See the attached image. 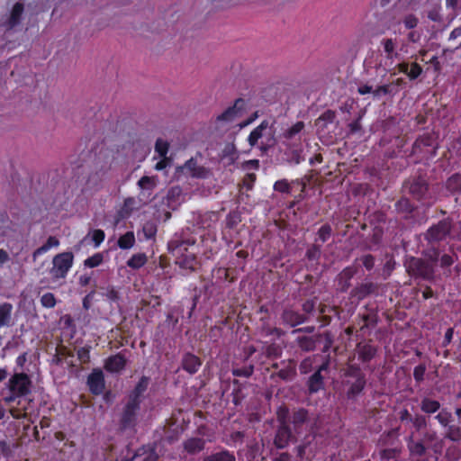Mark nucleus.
I'll return each instance as SVG.
<instances>
[{"label": "nucleus", "mask_w": 461, "mask_h": 461, "mask_svg": "<svg viewBox=\"0 0 461 461\" xmlns=\"http://www.w3.org/2000/svg\"><path fill=\"white\" fill-rule=\"evenodd\" d=\"M402 188L419 202L430 198L429 184L425 176H416L406 179L402 184Z\"/></svg>", "instance_id": "423d86ee"}, {"label": "nucleus", "mask_w": 461, "mask_h": 461, "mask_svg": "<svg viewBox=\"0 0 461 461\" xmlns=\"http://www.w3.org/2000/svg\"><path fill=\"white\" fill-rule=\"evenodd\" d=\"M13 309V304L10 303H0V328L10 326Z\"/></svg>", "instance_id": "f704fd0d"}, {"label": "nucleus", "mask_w": 461, "mask_h": 461, "mask_svg": "<svg viewBox=\"0 0 461 461\" xmlns=\"http://www.w3.org/2000/svg\"><path fill=\"white\" fill-rule=\"evenodd\" d=\"M245 100L237 98L231 106L225 109L221 114L217 115L215 123L218 126H224L226 124L235 122V120L242 115L245 110Z\"/></svg>", "instance_id": "9d476101"}, {"label": "nucleus", "mask_w": 461, "mask_h": 461, "mask_svg": "<svg viewBox=\"0 0 461 461\" xmlns=\"http://www.w3.org/2000/svg\"><path fill=\"white\" fill-rule=\"evenodd\" d=\"M358 359L363 363L370 362L377 353V348L370 342H359L357 345Z\"/></svg>", "instance_id": "412c9836"}, {"label": "nucleus", "mask_w": 461, "mask_h": 461, "mask_svg": "<svg viewBox=\"0 0 461 461\" xmlns=\"http://www.w3.org/2000/svg\"><path fill=\"white\" fill-rule=\"evenodd\" d=\"M292 431L290 426H278L274 438L275 446L283 449L286 447L291 440Z\"/></svg>", "instance_id": "5701e85b"}, {"label": "nucleus", "mask_w": 461, "mask_h": 461, "mask_svg": "<svg viewBox=\"0 0 461 461\" xmlns=\"http://www.w3.org/2000/svg\"><path fill=\"white\" fill-rule=\"evenodd\" d=\"M422 73H423L422 67L417 62H412L410 64L409 72H408L407 77L411 81H412V80H416L418 77H420Z\"/></svg>", "instance_id": "680f3d73"}, {"label": "nucleus", "mask_w": 461, "mask_h": 461, "mask_svg": "<svg viewBox=\"0 0 461 461\" xmlns=\"http://www.w3.org/2000/svg\"><path fill=\"white\" fill-rule=\"evenodd\" d=\"M148 261V258L145 253H137L132 255L127 261V266L131 269H140Z\"/></svg>", "instance_id": "37998d69"}, {"label": "nucleus", "mask_w": 461, "mask_h": 461, "mask_svg": "<svg viewBox=\"0 0 461 461\" xmlns=\"http://www.w3.org/2000/svg\"><path fill=\"white\" fill-rule=\"evenodd\" d=\"M297 184L294 183V180L289 181L286 178L276 180L273 185L274 192L281 194L283 195H293L294 188Z\"/></svg>", "instance_id": "bb28decb"}, {"label": "nucleus", "mask_w": 461, "mask_h": 461, "mask_svg": "<svg viewBox=\"0 0 461 461\" xmlns=\"http://www.w3.org/2000/svg\"><path fill=\"white\" fill-rule=\"evenodd\" d=\"M304 128V122L302 121H299L295 122L294 125H292L290 128H288L285 132L283 133V136L286 140H294L296 138L297 135L301 133V131Z\"/></svg>", "instance_id": "49530a36"}, {"label": "nucleus", "mask_w": 461, "mask_h": 461, "mask_svg": "<svg viewBox=\"0 0 461 461\" xmlns=\"http://www.w3.org/2000/svg\"><path fill=\"white\" fill-rule=\"evenodd\" d=\"M176 263L184 269L189 271H194L197 266V258L196 253L188 252L187 254H183L182 257L176 258Z\"/></svg>", "instance_id": "cd10ccee"}, {"label": "nucleus", "mask_w": 461, "mask_h": 461, "mask_svg": "<svg viewBox=\"0 0 461 461\" xmlns=\"http://www.w3.org/2000/svg\"><path fill=\"white\" fill-rule=\"evenodd\" d=\"M445 438L453 442L461 440V428L456 425H448Z\"/></svg>", "instance_id": "864d4df0"}, {"label": "nucleus", "mask_w": 461, "mask_h": 461, "mask_svg": "<svg viewBox=\"0 0 461 461\" xmlns=\"http://www.w3.org/2000/svg\"><path fill=\"white\" fill-rule=\"evenodd\" d=\"M262 351H263V354L267 357V358H270V359H276V358H278L282 356V353H283V348L282 347L276 343V342H267L263 347H262Z\"/></svg>", "instance_id": "c9c22d12"}, {"label": "nucleus", "mask_w": 461, "mask_h": 461, "mask_svg": "<svg viewBox=\"0 0 461 461\" xmlns=\"http://www.w3.org/2000/svg\"><path fill=\"white\" fill-rule=\"evenodd\" d=\"M357 273L355 266L344 267L335 277L336 291L339 293H347L352 286V280Z\"/></svg>", "instance_id": "f8f14e48"}, {"label": "nucleus", "mask_w": 461, "mask_h": 461, "mask_svg": "<svg viewBox=\"0 0 461 461\" xmlns=\"http://www.w3.org/2000/svg\"><path fill=\"white\" fill-rule=\"evenodd\" d=\"M59 245V240L54 236H50L47 241L42 246L39 247L33 251V259H36L38 257L47 253L50 249L57 248Z\"/></svg>", "instance_id": "4c0bfd02"}, {"label": "nucleus", "mask_w": 461, "mask_h": 461, "mask_svg": "<svg viewBox=\"0 0 461 461\" xmlns=\"http://www.w3.org/2000/svg\"><path fill=\"white\" fill-rule=\"evenodd\" d=\"M438 145L430 133L420 135L412 144L409 157H416L415 163L428 161L437 155Z\"/></svg>", "instance_id": "20e7f679"}, {"label": "nucleus", "mask_w": 461, "mask_h": 461, "mask_svg": "<svg viewBox=\"0 0 461 461\" xmlns=\"http://www.w3.org/2000/svg\"><path fill=\"white\" fill-rule=\"evenodd\" d=\"M41 305L45 308H53L56 305V297L52 293H46L41 297Z\"/></svg>", "instance_id": "e2e57ef3"}, {"label": "nucleus", "mask_w": 461, "mask_h": 461, "mask_svg": "<svg viewBox=\"0 0 461 461\" xmlns=\"http://www.w3.org/2000/svg\"><path fill=\"white\" fill-rule=\"evenodd\" d=\"M89 391L95 395L103 393L105 388V380L103 371L100 368H94L87 376L86 381Z\"/></svg>", "instance_id": "2eb2a0df"}, {"label": "nucleus", "mask_w": 461, "mask_h": 461, "mask_svg": "<svg viewBox=\"0 0 461 461\" xmlns=\"http://www.w3.org/2000/svg\"><path fill=\"white\" fill-rule=\"evenodd\" d=\"M141 455H145L142 461H158L159 458V456L157 453V447L155 444L143 446L142 447L139 448L136 453V456Z\"/></svg>", "instance_id": "e433bc0d"}, {"label": "nucleus", "mask_w": 461, "mask_h": 461, "mask_svg": "<svg viewBox=\"0 0 461 461\" xmlns=\"http://www.w3.org/2000/svg\"><path fill=\"white\" fill-rule=\"evenodd\" d=\"M258 333L261 337L270 338L271 340H275L283 337L285 332L277 327L271 326L267 316H261L259 318Z\"/></svg>", "instance_id": "dca6fc26"}, {"label": "nucleus", "mask_w": 461, "mask_h": 461, "mask_svg": "<svg viewBox=\"0 0 461 461\" xmlns=\"http://www.w3.org/2000/svg\"><path fill=\"white\" fill-rule=\"evenodd\" d=\"M203 362L196 355L187 352L185 353L181 360V367L189 375H194L198 372Z\"/></svg>", "instance_id": "6ab92c4d"}, {"label": "nucleus", "mask_w": 461, "mask_h": 461, "mask_svg": "<svg viewBox=\"0 0 461 461\" xmlns=\"http://www.w3.org/2000/svg\"><path fill=\"white\" fill-rule=\"evenodd\" d=\"M317 339L313 336H298L294 343L303 352L313 351L316 348Z\"/></svg>", "instance_id": "7c9ffc66"}, {"label": "nucleus", "mask_w": 461, "mask_h": 461, "mask_svg": "<svg viewBox=\"0 0 461 461\" xmlns=\"http://www.w3.org/2000/svg\"><path fill=\"white\" fill-rule=\"evenodd\" d=\"M281 321L285 326L295 328L308 321L309 317L292 307H285L281 313Z\"/></svg>", "instance_id": "4468645a"}, {"label": "nucleus", "mask_w": 461, "mask_h": 461, "mask_svg": "<svg viewBox=\"0 0 461 461\" xmlns=\"http://www.w3.org/2000/svg\"><path fill=\"white\" fill-rule=\"evenodd\" d=\"M307 389L310 394H314L324 388V377L319 372H314L307 380Z\"/></svg>", "instance_id": "c85d7f7f"}, {"label": "nucleus", "mask_w": 461, "mask_h": 461, "mask_svg": "<svg viewBox=\"0 0 461 461\" xmlns=\"http://www.w3.org/2000/svg\"><path fill=\"white\" fill-rule=\"evenodd\" d=\"M435 419L442 427H447L452 421V414L447 409H442L436 416Z\"/></svg>", "instance_id": "bf43d9fd"}, {"label": "nucleus", "mask_w": 461, "mask_h": 461, "mask_svg": "<svg viewBox=\"0 0 461 461\" xmlns=\"http://www.w3.org/2000/svg\"><path fill=\"white\" fill-rule=\"evenodd\" d=\"M398 93H399V88L394 87L393 85H390V83H389V84H385V85L377 86L373 91V95L375 98H379L382 95L394 96Z\"/></svg>", "instance_id": "79ce46f5"}, {"label": "nucleus", "mask_w": 461, "mask_h": 461, "mask_svg": "<svg viewBox=\"0 0 461 461\" xmlns=\"http://www.w3.org/2000/svg\"><path fill=\"white\" fill-rule=\"evenodd\" d=\"M309 181L310 178L308 176L294 179V183L297 184V187H300V189L298 194H294L292 195L294 199L289 202L287 205L288 209L294 208L299 203L306 198V188Z\"/></svg>", "instance_id": "4be33fe9"}, {"label": "nucleus", "mask_w": 461, "mask_h": 461, "mask_svg": "<svg viewBox=\"0 0 461 461\" xmlns=\"http://www.w3.org/2000/svg\"><path fill=\"white\" fill-rule=\"evenodd\" d=\"M379 289L380 285L377 283L371 281L364 282L350 290L349 299L358 303L369 295H377Z\"/></svg>", "instance_id": "ddd939ff"}, {"label": "nucleus", "mask_w": 461, "mask_h": 461, "mask_svg": "<svg viewBox=\"0 0 461 461\" xmlns=\"http://www.w3.org/2000/svg\"><path fill=\"white\" fill-rule=\"evenodd\" d=\"M205 444V439L202 438H190L183 442V447L189 455H195L204 449Z\"/></svg>", "instance_id": "a878e982"}, {"label": "nucleus", "mask_w": 461, "mask_h": 461, "mask_svg": "<svg viewBox=\"0 0 461 461\" xmlns=\"http://www.w3.org/2000/svg\"><path fill=\"white\" fill-rule=\"evenodd\" d=\"M316 301V298L306 300L302 305V310L303 311V314H306V316L309 317V315L312 314L315 310Z\"/></svg>", "instance_id": "338daca9"}, {"label": "nucleus", "mask_w": 461, "mask_h": 461, "mask_svg": "<svg viewBox=\"0 0 461 461\" xmlns=\"http://www.w3.org/2000/svg\"><path fill=\"white\" fill-rule=\"evenodd\" d=\"M104 261V256L101 252L95 253L93 256L88 257L85 261L84 265L86 267L94 268L100 266Z\"/></svg>", "instance_id": "4d7b16f0"}, {"label": "nucleus", "mask_w": 461, "mask_h": 461, "mask_svg": "<svg viewBox=\"0 0 461 461\" xmlns=\"http://www.w3.org/2000/svg\"><path fill=\"white\" fill-rule=\"evenodd\" d=\"M195 243V237L189 233L175 234L168 241L167 249L175 258H179L183 254L194 252Z\"/></svg>", "instance_id": "0eeeda50"}, {"label": "nucleus", "mask_w": 461, "mask_h": 461, "mask_svg": "<svg viewBox=\"0 0 461 461\" xmlns=\"http://www.w3.org/2000/svg\"><path fill=\"white\" fill-rule=\"evenodd\" d=\"M420 407L422 412L430 415L440 410L441 404L437 400L431 399L429 397H424L420 401Z\"/></svg>", "instance_id": "72a5a7b5"}, {"label": "nucleus", "mask_w": 461, "mask_h": 461, "mask_svg": "<svg viewBox=\"0 0 461 461\" xmlns=\"http://www.w3.org/2000/svg\"><path fill=\"white\" fill-rule=\"evenodd\" d=\"M138 185L142 191L150 192L155 188L156 183L153 177L144 176L138 181Z\"/></svg>", "instance_id": "13d9d810"}, {"label": "nucleus", "mask_w": 461, "mask_h": 461, "mask_svg": "<svg viewBox=\"0 0 461 461\" xmlns=\"http://www.w3.org/2000/svg\"><path fill=\"white\" fill-rule=\"evenodd\" d=\"M281 367L275 374L277 377L284 381H290L296 375V362L294 359L282 360Z\"/></svg>", "instance_id": "aec40b11"}, {"label": "nucleus", "mask_w": 461, "mask_h": 461, "mask_svg": "<svg viewBox=\"0 0 461 461\" xmlns=\"http://www.w3.org/2000/svg\"><path fill=\"white\" fill-rule=\"evenodd\" d=\"M74 255L72 252L57 254L52 259V267L50 274L54 280L66 278L73 266Z\"/></svg>", "instance_id": "6e6552de"}, {"label": "nucleus", "mask_w": 461, "mask_h": 461, "mask_svg": "<svg viewBox=\"0 0 461 461\" xmlns=\"http://www.w3.org/2000/svg\"><path fill=\"white\" fill-rule=\"evenodd\" d=\"M254 373V366L252 364L244 366L241 367H233L231 370V374L233 376L237 377H250Z\"/></svg>", "instance_id": "3c124183"}, {"label": "nucleus", "mask_w": 461, "mask_h": 461, "mask_svg": "<svg viewBox=\"0 0 461 461\" xmlns=\"http://www.w3.org/2000/svg\"><path fill=\"white\" fill-rule=\"evenodd\" d=\"M136 202L133 197H127L123 201L122 207L120 211V213L122 217H128L131 214L134 209Z\"/></svg>", "instance_id": "6e6d98bb"}, {"label": "nucleus", "mask_w": 461, "mask_h": 461, "mask_svg": "<svg viewBox=\"0 0 461 461\" xmlns=\"http://www.w3.org/2000/svg\"><path fill=\"white\" fill-rule=\"evenodd\" d=\"M321 255V245L314 243L310 246L305 253V257L309 261L318 262Z\"/></svg>", "instance_id": "09e8293b"}, {"label": "nucleus", "mask_w": 461, "mask_h": 461, "mask_svg": "<svg viewBox=\"0 0 461 461\" xmlns=\"http://www.w3.org/2000/svg\"><path fill=\"white\" fill-rule=\"evenodd\" d=\"M446 189L452 194L461 192V174L456 173L446 181Z\"/></svg>", "instance_id": "ea45409f"}, {"label": "nucleus", "mask_w": 461, "mask_h": 461, "mask_svg": "<svg viewBox=\"0 0 461 461\" xmlns=\"http://www.w3.org/2000/svg\"><path fill=\"white\" fill-rule=\"evenodd\" d=\"M426 369L427 367L425 364H420L414 367L413 378L416 381V383L420 384L424 380Z\"/></svg>", "instance_id": "0e129e2a"}, {"label": "nucleus", "mask_w": 461, "mask_h": 461, "mask_svg": "<svg viewBox=\"0 0 461 461\" xmlns=\"http://www.w3.org/2000/svg\"><path fill=\"white\" fill-rule=\"evenodd\" d=\"M127 365V359L122 353H117L108 357L104 360V367L109 373H119L122 371Z\"/></svg>", "instance_id": "f3484780"}, {"label": "nucleus", "mask_w": 461, "mask_h": 461, "mask_svg": "<svg viewBox=\"0 0 461 461\" xmlns=\"http://www.w3.org/2000/svg\"><path fill=\"white\" fill-rule=\"evenodd\" d=\"M241 221V217L237 212H230L225 219L226 228L234 229Z\"/></svg>", "instance_id": "052dcab7"}, {"label": "nucleus", "mask_w": 461, "mask_h": 461, "mask_svg": "<svg viewBox=\"0 0 461 461\" xmlns=\"http://www.w3.org/2000/svg\"><path fill=\"white\" fill-rule=\"evenodd\" d=\"M140 410V405L127 401L120 417V427L122 429H133L136 426Z\"/></svg>", "instance_id": "9b49d317"}, {"label": "nucleus", "mask_w": 461, "mask_h": 461, "mask_svg": "<svg viewBox=\"0 0 461 461\" xmlns=\"http://www.w3.org/2000/svg\"><path fill=\"white\" fill-rule=\"evenodd\" d=\"M92 347L90 345H86L84 347L79 348L77 350V359L80 361L82 365H87L90 363V352Z\"/></svg>", "instance_id": "603ef678"}, {"label": "nucleus", "mask_w": 461, "mask_h": 461, "mask_svg": "<svg viewBox=\"0 0 461 461\" xmlns=\"http://www.w3.org/2000/svg\"><path fill=\"white\" fill-rule=\"evenodd\" d=\"M149 384V377L142 375L134 388L130 392L128 395V401L131 402L141 404L143 393L147 391Z\"/></svg>", "instance_id": "a211bd4d"}, {"label": "nucleus", "mask_w": 461, "mask_h": 461, "mask_svg": "<svg viewBox=\"0 0 461 461\" xmlns=\"http://www.w3.org/2000/svg\"><path fill=\"white\" fill-rule=\"evenodd\" d=\"M453 227V219L447 217L430 225L422 234L426 244L423 245L421 255L433 261H439L441 268L450 267L455 263L453 256L442 254L445 249L442 243L451 237Z\"/></svg>", "instance_id": "f257e3e1"}, {"label": "nucleus", "mask_w": 461, "mask_h": 461, "mask_svg": "<svg viewBox=\"0 0 461 461\" xmlns=\"http://www.w3.org/2000/svg\"><path fill=\"white\" fill-rule=\"evenodd\" d=\"M394 209L397 213L402 214L403 218L408 220L415 211V205L407 197H401L395 203Z\"/></svg>", "instance_id": "393cba45"}, {"label": "nucleus", "mask_w": 461, "mask_h": 461, "mask_svg": "<svg viewBox=\"0 0 461 461\" xmlns=\"http://www.w3.org/2000/svg\"><path fill=\"white\" fill-rule=\"evenodd\" d=\"M438 262L431 260L427 256H423V258L410 256L405 259L404 267L408 275L412 278L434 282Z\"/></svg>", "instance_id": "f03ea898"}, {"label": "nucleus", "mask_w": 461, "mask_h": 461, "mask_svg": "<svg viewBox=\"0 0 461 461\" xmlns=\"http://www.w3.org/2000/svg\"><path fill=\"white\" fill-rule=\"evenodd\" d=\"M24 11L23 3L17 2L13 5L10 16L5 23L8 30H12L20 24Z\"/></svg>", "instance_id": "b1692460"}, {"label": "nucleus", "mask_w": 461, "mask_h": 461, "mask_svg": "<svg viewBox=\"0 0 461 461\" xmlns=\"http://www.w3.org/2000/svg\"><path fill=\"white\" fill-rule=\"evenodd\" d=\"M381 45L384 47L386 59H393V58L397 57L398 53L395 51L396 43L394 40L391 38H384L381 41Z\"/></svg>", "instance_id": "c03bdc74"}, {"label": "nucleus", "mask_w": 461, "mask_h": 461, "mask_svg": "<svg viewBox=\"0 0 461 461\" xmlns=\"http://www.w3.org/2000/svg\"><path fill=\"white\" fill-rule=\"evenodd\" d=\"M407 447L411 456H422L426 453V447L422 441H415L412 436L407 439Z\"/></svg>", "instance_id": "58836bf2"}, {"label": "nucleus", "mask_w": 461, "mask_h": 461, "mask_svg": "<svg viewBox=\"0 0 461 461\" xmlns=\"http://www.w3.org/2000/svg\"><path fill=\"white\" fill-rule=\"evenodd\" d=\"M7 386L10 392L24 397L31 393L32 380L30 376L23 372L15 373L10 377Z\"/></svg>", "instance_id": "1a4fd4ad"}, {"label": "nucleus", "mask_w": 461, "mask_h": 461, "mask_svg": "<svg viewBox=\"0 0 461 461\" xmlns=\"http://www.w3.org/2000/svg\"><path fill=\"white\" fill-rule=\"evenodd\" d=\"M363 321V325L361 326L360 330L369 329L375 327L378 322V316L377 313L375 312H371L366 314H363L361 316Z\"/></svg>", "instance_id": "8fccbe9b"}, {"label": "nucleus", "mask_w": 461, "mask_h": 461, "mask_svg": "<svg viewBox=\"0 0 461 461\" xmlns=\"http://www.w3.org/2000/svg\"><path fill=\"white\" fill-rule=\"evenodd\" d=\"M276 130L267 120H264L249 135L248 142L250 147L259 144L263 150H267L276 144Z\"/></svg>", "instance_id": "7ed1b4c3"}, {"label": "nucleus", "mask_w": 461, "mask_h": 461, "mask_svg": "<svg viewBox=\"0 0 461 461\" xmlns=\"http://www.w3.org/2000/svg\"><path fill=\"white\" fill-rule=\"evenodd\" d=\"M169 145L167 141L158 139L155 144V150L160 157H165L167 154Z\"/></svg>", "instance_id": "69168bd1"}, {"label": "nucleus", "mask_w": 461, "mask_h": 461, "mask_svg": "<svg viewBox=\"0 0 461 461\" xmlns=\"http://www.w3.org/2000/svg\"><path fill=\"white\" fill-rule=\"evenodd\" d=\"M276 420L278 421V426H289L291 416L289 409L286 406L282 405L277 409Z\"/></svg>", "instance_id": "de8ad7c7"}, {"label": "nucleus", "mask_w": 461, "mask_h": 461, "mask_svg": "<svg viewBox=\"0 0 461 461\" xmlns=\"http://www.w3.org/2000/svg\"><path fill=\"white\" fill-rule=\"evenodd\" d=\"M103 292L100 294L105 298L111 304L115 303L119 305L121 301V296L119 291L113 285H108L105 288H103Z\"/></svg>", "instance_id": "a19ab883"}, {"label": "nucleus", "mask_w": 461, "mask_h": 461, "mask_svg": "<svg viewBox=\"0 0 461 461\" xmlns=\"http://www.w3.org/2000/svg\"><path fill=\"white\" fill-rule=\"evenodd\" d=\"M203 461H237L233 452L222 448L203 457Z\"/></svg>", "instance_id": "473e14b6"}, {"label": "nucleus", "mask_w": 461, "mask_h": 461, "mask_svg": "<svg viewBox=\"0 0 461 461\" xmlns=\"http://www.w3.org/2000/svg\"><path fill=\"white\" fill-rule=\"evenodd\" d=\"M184 168L186 169L194 177L204 178L207 175L205 167L199 166L194 158L188 159L185 163Z\"/></svg>", "instance_id": "2f4dec72"}, {"label": "nucleus", "mask_w": 461, "mask_h": 461, "mask_svg": "<svg viewBox=\"0 0 461 461\" xmlns=\"http://www.w3.org/2000/svg\"><path fill=\"white\" fill-rule=\"evenodd\" d=\"M307 420L308 411L304 408H300L293 412L290 422L293 424L294 431L298 433Z\"/></svg>", "instance_id": "c756f323"}, {"label": "nucleus", "mask_w": 461, "mask_h": 461, "mask_svg": "<svg viewBox=\"0 0 461 461\" xmlns=\"http://www.w3.org/2000/svg\"><path fill=\"white\" fill-rule=\"evenodd\" d=\"M331 234L332 228L329 223L321 225V227L318 230V239L315 240V243L317 240H321V243H325L331 237Z\"/></svg>", "instance_id": "5fc2aeb1"}, {"label": "nucleus", "mask_w": 461, "mask_h": 461, "mask_svg": "<svg viewBox=\"0 0 461 461\" xmlns=\"http://www.w3.org/2000/svg\"><path fill=\"white\" fill-rule=\"evenodd\" d=\"M411 423L416 430H420L427 427V419L423 415L417 414L413 419H411Z\"/></svg>", "instance_id": "774afa93"}, {"label": "nucleus", "mask_w": 461, "mask_h": 461, "mask_svg": "<svg viewBox=\"0 0 461 461\" xmlns=\"http://www.w3.org/2000/svg\"><path fill=\"white\" fill-rule=\"evenodd\" d=\"M345 376L348 378L345 382L347 398L353 400L364 391L366 384V375L358 365L353 364L348 366Z\"/></svg>", "instance_id": "39448f33"}, {"label": "nucleus", "mask_w": 461, "mask_h": 461, "mask_svg": "<svg viewBox=\"0 0 461 461\" xmlns=\"http://www.w3.org/2000/svg\"><path fill=\"white\" fill-rule=\"evenodd\" d=\"M118 247L122 249H129L135 244V237L132 231H127L117 240Z\"/></svg>", "instance_id": "a18cd8bd"}]
</instances>
